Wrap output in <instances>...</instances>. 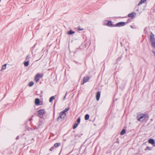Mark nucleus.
Here are the masks:
<instances>
[{"label": "nucleus", "mask_w": 155, "mask_h": 155, "mask_svg": "<svg viewBox=\"0 0 155 155\" xmlns=\"http://www.w3.org/2000/svg\"><path fill=\"white\" fill-rule=\"evenodd\" d=\"M150 41L151 42L152 46L155 48V38L154 35L152 32H151L150 35Z\"/></svg>", "instance_id": "nucleus-2"}, {"label": "nucleus", "mask_w": 155, "mask_h": 155, "mask_svg": "<svg viewBox=\"0 0 155 155\" xmlns=\"http://www.w3.org/2000/svg\"><path fill=\"white\" fill-rule=\"evenodd\" d=\"M144 32L145 34H147L148 32V29L147 27L145 28L144 30Z\"/></svg>", "instance_id": "nucleus-28"}, {"label": "nucleus", "mask_w": 155, "mask_h": 155, "mask_svg": "<svg viewBox=\"0 0 155 155\" xmlns=\"http://www.w3.org/2000/svg\"><path fill=\"white\" fill-rule=\"evenodd\" d=\"M61 145L60 143H56L54 144V147H57L60 146Z\"/></svg>", "instance_id": "nucleus-20"}, {"label": "nucleus", "mask_w": 155, "mask_h": 155, "mask_svg": "<svg viewBox=\"0 0 155 155\" xmlns=\"http://www.w3.org/2000/svg\"><path fill=\"white\" fill-rule=\"evenodd\" d=\"M26 60L28 58H30V55H28L26 57Z\"/></svg>", "instance_id": "nucleus-32"}, {"label": "nucleus", "mask_w": 155, "mask_h": 155, "mask_svg": "<svg viewBox=\"0 0 155 155\" xmlns=\"http://www.w3.org/2000/svg\"><path fill=\"white\" fill-rule=\"evenodd\" d=\"M136 14V13L133 12L128 14V16L129 17H130L132 19H133L135 17Z\"/></svg>", "instance_id": "nucleus-9"}, {"label": "nucleus", "mask_w": 155, "mask_h": 155, "mask_svg": "<svg viewBox=\"0 0 155 155\" xmlns=\"http://www.w3.org/2000/svg\"><path fill=\"white\" fill-rule=\"evenodd\" d=\"M101 96V92L98 91L96 93V99L97 101H98L100 99Z\"/></svg>", "instance_id": "nucleus-11"}, {"label": "nucleus", "mask_w": 155, "mask_h": 155, "mask_svg": "<svg viewBox=\"0 0 155 155\" xmlns=\"http://www.w3.org/2000/svg\"><path fill=\"white\" fill-rule=\"evenodd\" d=\"M146 0H141V1L137 4V6H139L141 5L143 3H144Z\"/></svg>", "instance_id": "nucleus-15"}, {"label": "nucleus", "mask_w": 155, "mask_h": 155, "mask_svg": "<svg viewBox=\"0 0 155 155\" xmlns=\"http://www.w3.org/2000/svg\"><path fill=\"white\" fill-rule=\"evenodd\" d=\"M32 130V129L31 128H29V129H28V130Z\"/></svg>", "instance_id": "nucleus-38"}, {"label": "nucleus", "mask_w": 155, "mask_h": 155, "mask_svg": "<svg viewBox=\"0 0 155 155\" xmlns=\"http://www.w3.org/2000/svg\"><path fill=\"white\" fill-rule=\"evenodd\" d=\"M126 133V130L124 129H123L120 132V134L121 135H123L124 134Z\"/></svg>", "instance_id": "nucleus-19"}, {"label": "nucleus", "mask_w": 155, "mask_h": 155, "mask_svg": "<svg viewBox=\"0 0 155 155\" xmlns=\"http://www.w3.org/2000/svg\"><path fill=\"white\" fill-rule=\"evenodd\" d=\"M82 134H81V135L79 134H77L75 135L74 136V139L75 140H77L78 139V138L81 137V136L82 135Z\"/></svg>", "instance_id": "nucleus-13"}, {"label": "nucleus", "mask_w": 155, "mask_h": 155, "mask_svg": "<svg viewBox=\"0 0 155 155\" xmlns=\"http://www.w3.org/2000/svg\"><path fill=\"white\" fill-rule=\"evenodd\" d=\"M106 25L111 27H115V25H114L113 24V22L111 21H108V22Z\"/></svg>", "instance_id": "nucleus-8"}, {"label": "nucleus", "mask_w": 155, "mask_h": 155, "mask_svg": "<svg viewBox=\"0 0 155 155\" xmlns=\"http://www.w3.org/2000/svg\"><path fill=\"white\" fill-rule=\"evenodd\" d=\"M90 79V77L88 76H84L83 78L82 81L81 82V85H83L86 83L88 82Z\"/></svg>", "instance_id": "nucleus-4"}, {"label": "nucleus", "mask_w": 155, "mask_h": 155, "mask_svg": "<svg viewBox=\"0 0 155 155\" xmlns=\"http://www.w3.org/2000/svg\"><path fill=\"white\" fill-rule=\"evenodd\" d=\"M55 99L54 96H52L49 99V101L50 102H51L52 101Z\"/></svg>", "instance_id": "nucleus-22"}, {"label": "nucleus", "mask_w": 155, "mask_h": 155, "mask_svg": "<svg viewBox=\"0 0 155 155\" xmlns=\"http://www.w3.org/2000/svg\"><path fill=\"white\" fill-rule=\"evenodd\" d=\"M16 140H17L19 139V136H18L17 137H16Z\"/></svg>", "instance_id": "nucleus-35"}, {"label": "nucleus", "mask_w": 155, "mask_h": 155, "mask_svg": "<svg viewBox=\"0 0 155 155\" xmlns=\"http://www.w3.org/2000/svg\"><path fill=\"white\" fill-rule=\"evenodd\" d=\"M131 20L130 19H128L126 22H125V23H126V24H127V23L130 22L131 21Z\"/></svg>", "instance_id": "nucleus-29"}, {"label": "nucleus", "mask_w": 155, "mask_h": 155, "mask_svg": "<svg viewBox=\"0 0 155 155\" xmlns=\"http://www.w3.org/2000/svg\"><path fill=\"white\" fill-rule=\"evenodd\" d=\"M81 121V118L80 117H79L77 120V121L75 122L77 123V124H79L80 122Z\"/></svg>", "instance_id": "nucleus-26"}, {"label": "nucleus", "mask_w": 155, "mask_h": 155, "mask_svg": "<svg viewBox=\"0 0 155 155\" xmlns=\"http://www.w3.org/2000/svg\"><path fill=\"white\" fill-rule=\"evenodd\" d=\"M130 27L132 28H133V29L134 28V27H133V26H132V25H130Z\"/></svg>", "instance_id": "nucleus-36"}, {"label": "nucleus", "mask_w": 155, "mask_h": 155, "mask_svg": "<svg viewBox=\"0 0 155 155\" xmlns=\"http://www.w3.org/2000/svg\"><path fill=\"white\" fill-rule=\"evenodd\" d=\"M34 84V83L33 82L31 81L29 83L28 86L29 87H31Z\"/></svg>", "instance_id": "nucleus-25"}, {"label": "nucleus", "mask_w": 155, "mask_h": 155, "mask_svg": "<svg viewBox=\"0 0 155 155\" xmlns=\"http://www.w3.org/2000/svg\"><path fill=\"white\" fill-rule=\"evenodd\" d=\"M1 0H0V2L1 1Z\"/></svg>", "instance_id": "nucleus-39"}, {"label": "nucleus", "mask_w": 155, "mask_h": 155, "mask_svg": "<svg viewBox=\"0 0 155 155\" xmlns=\"http://www.w3.org/2000/svg\"><path fill=\"white\" fill-rule=\"evenodd\" d=\"M75 32L72 31L71 30H70L67 32V34L69 35H71L75 33Z\"/></svg>", "instance_id": "nucleus-14"}, {"label": "nucleus", "mask_w": 155, "mask_h": 155, "mask_svg": "<svg viewBox=\"0 0 155 155\" xmlns=\"http://www.w3.org/2000/svg\"><path fill=\"white\" fill-rule=\"evenodd\" d=\"M45 112L44 109H41L38 111V113L40 115H43Z\"/></svg>", "instance_id": "nucleus-12"}, {"label": "nucleus", "mask_w": 155, "mask_h": 155, "mask_svg": "<svg viewBox=\"0 0 155 155\" xmlns=\"http://www.w3.org/2000/svg\"><path fill=\"white\" fill-rule=\"evenodd\" d=\"M123 54H122L119 58H118L117 59V61H116L117 62H119L121 60V59L123 57Z\"/></svg>", "instance_id": "nucleus-16"}, {"label": "nucleus", "mask_w": 155, "mask_h": 155, "mask_svg": "<svg viewBox=\"0 0 155 155\" xmlns=\"http://www.w3.org/2000/svg\"><path fill=\"white\" fill-rule=\"evenodd\" d=\"M149 118V115L146 114H138L137 116V120L142 122H146Z\"/></svg>", "instance_id": "nucleus-1"}, {"label": "nucleus", "mask_w": 155, "mask_h": 155, "mask_svg": "<svg viewBox=\"0 0 155 155\" xmlns=\"http://www.w3.org/2000/svg\"><path fill=\"white\" fill-rule=\"evenodd\" d=\"M77 29L78 31H81L84 30V29H81L80 26L78 27L77 28Z\"/></svg>", "instance_id": "nucleus-31"}, {"label": "nucleus", "mask_w": 155, "mask_h": 155, "mask_svg": "<svg viewBox=\"0 0 155 155\" xmlns=\"http://www.w3.org/2000/svg\"><path fill=\"white\" fill-rule=\"evenodd\" d=\"M32 120V118H31L30 119H29V121H31V120Z\"/></svg>", "instance_id": "nucleus-37"}, {"label": "nucleus", "mask_w": 155, "mask_h": 155, "mask_svg": "<svg viewBox=\"0 0 155 155\" xmlns=\"http://www.w3.org/2000/svg\"><path fill=\"white\" fill-rule=\"evenodd\" d=\"M89 115L88 114H86L85 115L84 118L85 120H87L89 119Z\"/></svg>", "instance_id": "nucleus-21"}, {"label": "nucleus", "mask_w": 155, "mask_h": 155, "mask_svg": "<svg viewBox=\"0 0 155 155\" xmlns=\"http://www.w3.org/2000/svg\"><path fill=\"white\" fill-rule=\"evenodd\" d=\"M66 115V113H64L61 111L59 114V115L57 118V121H61L64 119V118Z\"/></svg>", "instance_id": "nucleus-3"}, {"label": "nucleus", "mask_w": 155, "mask_h": 155, "mask_svg": "<svg viewBox=\"0 0 155 155\" xmlns=\"http://www.w3.org/2000/svg\"><path fill=\"white\" fill-rule=\"evenodd\" d=\"M149 143L152 144L153 147L155 146V141L153 139H150L148 140Z\"/></svg>", "instance_id": "nucleus-10"}, {"label": "nucleus", "mask_w": 155, "mask_h": 155, "mask_svg": "<svg viewBox=\"0 0 155 155\" xmlns=\"http://www.w3.org/2000/svg\"><path fill=\"white\" fill-rule=\"evenodd\" d=\"M24 64L25 66L27 67L29 64V61H25L24 62Z\"/></svg>", "instance_id": "nucleus-17"}, {"label": "nucleus", "mask_w": 155, "mask_h": 155, "mask_svg": "<svg viewBox=\"0 0 155 155\" xmlns=\"http://www.w3.org/2000/svg\"><path fill=\"white\" fill-rule=\"evenodd\" d=\"M66 94L64 96V98H63V100H64L65 98H66Z\"/></svg>", "instance_id": "nucleus-34"}, {"label": "nucleus", "mask_w": 155, "mask_h": 155, "mask_svg": "<svg viewBox=\"0 0 155 155\" xmlns=\"http://www.w3.org/2000/svg\"><path fill=\"white\" fill-rule=\"evenodd\" d=\"M152 52L154 54V56H155V51H152Z\"/></svg>", "instance_id": "nucleus-33"}, {"label": "nucleus", "mask_w": 155, "mask_h": 155, "mask_svg": "<svg viewBox=\"0 0 155 155\" xmlns=\"http://www.w3.org/2000/svg\"><path fill=\"white\" fill-rule=\"evenodd\" d=\"M152 150L151 148L150 147L148 146H147L146 147L145 149L144 150L145 151H147L148 150Z\"/></svg>", "instance_id": "nucleus-24"}, {"label": "nucleus", "mask_w": 155, "mask_h": 155, "mask_svg": "<svg viewBox=\"0 0 155 155\" xmlns=\"http://www.w3.org/2000/svg\"><path fill=\"white\" fill-rule=\"evenodd\" d=\"M54 149V147H52L49 149L50 151H52Z\"/></svg>", "instance_id": "nucleus-30"}, {"label": "nucleus", "mask_w": 155, "mask_h": 155, "mask_svg": "<svg viewBox=\"0 0 155 155\" xmlns=\"http://www.w3.org/2000/svg\"><path fill=\"white\" fill-rule=\"evenodd\" d=\"M6 64H5L3 65L2 67V69L4 70L6 68Z\"/></svg>", "instance_id": "nucleus-27"}, {"label": "nucleus", "mask_w": 155, "mask_h": 155, "mask_svg": "<svg viewBox=\"0 0 155 155\" xmlns=\"http://www.w3.org/2000/svg\"><path fill=\"white\" fill-rule=\"evenodd\" d=\"M126 23L124 22H120L115 24V27H121L125 26Z\"/></svg>", "instance_id": "nucleus-5"}, {"label": "nucleus", "mask_w": 155, "mask_h": 155, "mask_svg": "<svg viewBox=\"0 0 155 155\" xmlns=\"http://www.w3.org/2000/svg\"><path fill=\"white\" fill-rule=\"evenodd\" d=\"M35 104L36 105H42V103L40 101V99L38 98H36L35 100Z\"/></svg>", "instance_id": "nucleus-7"}, {"label": "nucleus", "mask_w": 155, "mask_h": 155, "mask_svg": "<svg viewBox=\"0 0 155 155\" xmlns=\"http://www.w3.org/2000/svg\"><path fill=\"white\" fill-rule=\"evenodd\" d=\"M43 77V74H37L35 77V80L36 82L38 81L40 79V78H42Z\"/></svg>", "instance_id": "nucleus-6"}, {"label": "nucleus", "mask_w": 155, "mask_h": 155, "mask_svg": "<svg viewBox=\"0 0 155 155\" xmlns=\"http://www.w3.org/2000/svg\"><path fill=\"white\" fill-rule=\"evenodd\" d=\"M69 107H66L63 111H62L64 113H65L66 112L68 111L69 109Z\"/></svg>", "instance_id": "nucleus-18"}, {"label": "nucleus", "mask_w": 155, "mask_h": 155, "mask_svg": "<svg viewBox=\"0 0 155 155\" xmlns=\"http://www.w3.org/2000/svg\"><path fill=\"white\" fill-rule=\"evenodd\" d=\"M78 124H77V123L75 122L73 127V129H75L78 127Z\"/></svg>", "instance_id": "nucleus-23"}]
</instances>
